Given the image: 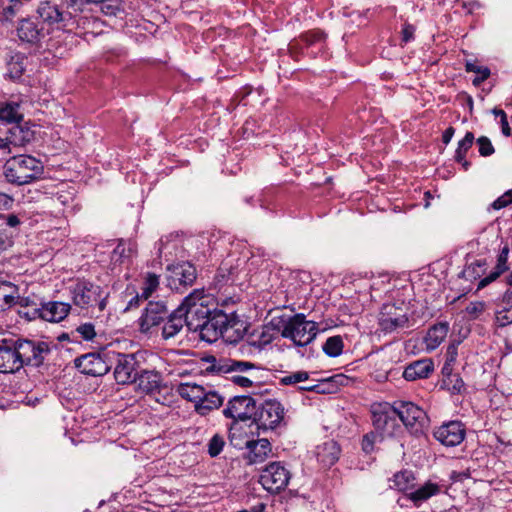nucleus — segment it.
<instances>
[{"label":"nucleus","mask_w":512,"mask_h":512,"mask_svg":"<svg viewBox=\"0 0 512 512\" xmlns=\"http://www.w3.org/2000/svg\"><path fill=\"white\" fill-rule=\"evenodd\" d=\"M501 130H502V133L505 136H510L511 135V129H510L508 121H507L506 113H502Z\"/></svg>","instance_id":"62"},{"label":"nucleus","mask_w":512,"mask_h":512,"mask_svg":"<svg viewBox=\"0 0 512 512\" xmlns=\"http://www.w3.org/2000/svg\"><path fill=\"white\" fill-rule=\"evenodd\" d=\"M380 439V434L375 432H370L364 435L362 439V449L365 453H371L374 450V444Z\"/></svg>","instance_id":"50"},{"label":"nucleus","mask_w":512,"mask_h":512,"mask_svg":"<svg viewBox=\"0 0 512 512\" xmlns=\"http://www.w3.org/2000/svg\"><path fill=\"white\" fill-rule=\"evenodd\" d=\"M23 119L20 101L0 102V120L6 123H19Z\"/></svg>","instance_id":"33"},{"label":"nucleus","mask_w":512,"mask_h":512,"mask_svg":"<svg viewBox=\"0 0 512 512\" xmlns=\"http://www.w3.org/2000/svg\"><path fill=\"white\" fill-rule=\"evenodd\" d=\"M512 204V189L507 190L490 205L493 210H500Z\"/></svg>","instance_id":"48"},{"label":"nucleus","mask_w":512,"mask_h":512,"mask_svg":"<svg viewBox=\"0 0 512 512\" xmlns=\"http://www.w3.org/2000/svg\"><path fill=\"white\" fill-rule=\"evenodd\" d=\"M323 38V34L320 32H308L301 36V39L307 44L312 45L316 42L321 41Z\"/></svg>","instance_id":"56"},{"label":"nucleus","mask_w":512,"mask_h":512,"mask_svg":"<svg viewBox=\"0 0 512 512\" xmlns=\"http://www.w3.org/2000/svg\"><path fill=\"white\" fill-rule=\"evenodd\" d=\"M15 352L21 368L26 366L39 367L50 352L46 342H34L26 339H14Z\"/></svg>","instance_id":"7"},{"label":"nucleus","mask_w":512,"mask_h":512,"mask_svg":"<svg viewBox=\"0 0 512 512\" xmlns=\"http://www.w3.org/2000/svg\"><path fill=\"white\" fill-rule=\"evenodd\" d=\"M269 328L283 338L289 339L295 346L304 347L314 341L318 332V323L307 320L303 313L294 315L282 314L272 317L269 321Z\"/></svg>","instance_id":"2"},{"label":"nucleus","mask_w":512,"mask_h":512,"mask_svg":"<svg viewBox=\"0 0 512 512\" xmlns=\"http://www.w3.org/2000/svg\"><path fill=\"white\" fill-rule=\"evenodd\" d=\"M372 423L380 439L393 437L401 430L398 416L393 404L388 402L373 403L371 405Z\"/></svg>","instance_id":"6"},{"label":"nucleus","mask_w":512,"mask_h":512,"mask_svg":"<svg viewBox=\"0 0 512 512\" xmlns=\"http://www.w3.org/2000/svg\"><path fill=\"white\" fill-rule=\"evenodd\" d=\"M76 367L84 374L90 376H103L110 366L100 354L89 353L75 359Z\"/></svg>","instance_id":"20"},{"label":"nucleus","mask_w":512,"mask_h":512,"mask_svg":"<svg viewBox=\"0 0 512 512\" xmlns=\"http://www.w3.org/2000/svg\"><path fill=\"white\" fill-rule=\"evenodd\" d=\"M323 351L329 357H337L342 354L344 343L341 336L329 337L323 344Z\"/></svg>","instance_id":"40"},{"label":"nucleus","mask_w":512,"mask_h":512,"mask_svg":"<svg viewBox=\"0 0 512 512\" xmlns=\"http://www.w3.org/2000/svg\"><path fill=\"white\" fill-rule=\"evenodd\" d=\"M204 390L205 388L203 386L190 383L181 384L178 387L179 395L182 398L193 402L195 405L201 400Z\"/></svg>","instance_id":"38"},{"label":"nucleus","mask_w":512,"mask_h":512,"mask_svg":"<svg viewBox=\"0 0 512 512\" xmlns=\"http://www.w3.org/2000/svg\"><path fill=\"white\" fill-rule=\"evenodd\" d=\"M309 380V373L306 371H296L289 373L280 379V383L283 385H296L300 382H306Z\"/></svg>","instance_id":"44"},{"label":"nucleus","mask_w":512,"mask_h":512,"mask_svg":"<svg viewBox=\"0 0 512 512\" xmlns=\"http://www.w3.org/2000/svg\"><path fill=\"white\" fill-rule=\"evenodd\" d=\"M508 255H509V247L505 245L499 252L497 256V262L493 270L484 278H482L478 283V290L483 289L497 278L500 277L501 274L506 272L509 269L508 266Z\"/></svg>","instance_id":"29"},{"label":"nucleus","mask_w":512,"mask_h":512,"mask_svg":"<svg viewBox=\"0 0 512 512\" xmlns=\"http://www.w3.org/2000/svg\"><path fill=\"white\" fill-rule=\"evenodd\" d=\"M442 386L445 387L452 394H461L465 390V384L458 374H448L443 379Z\"/></svg>","instance_id":"41"},{"label":"nucleus","mask_w":512,"mask_h":512,"mask_svg":"<svg viewBox=\"0 0 512 512\" xmlns=\"http://www.w3.org/2000/svg\"><path fill=\"white\" fill-rule=\"evenodd\" d=\"M9 4L3 8L2 11V20L9 21L11 20L15 14L18 6L21 4L20 0H8Z\"/></svg>","instance_id":"51"},{"label":"nucleus","mask_w":512,"mask_h":512,"mask_svg":"<svg viewBox=\"0 0 512 512\" xmlns=\"http://www.w3.org/2000/svg\"><path fill=\"white\" fill-rule=\"evenodd\" d=\"M6 224L10 227H16L20 224V220L16 215L10 214L6 218Z\"/></svg>","instance_id":"64"},{"label":"nucleus","mask_w":512,"mask_h":512,"mask_svg":"<svg viewBox=\"0 0 512 512\" xmlns=\"http://www.w3.org/2000/svg\"><path fill=\"white\" fill-rule=\"evenodd\" d=\"M168 314L169 310L164 301H149L138 319L140 332L150 333L154 327L165 321Z\"/></svg>","instance_id":"11"},{"label":"nucleus","mask_w":512,"mask_h":512,"mask_svg":"<svg viewBox=\"0 0 512 512\" xmlns=\"http://www.w3.org/2000/svg\"><path fill=\"white\" fill-rule=\"evenodd\" d=\"M17 288L9 281L0 282V312L16 304Z\"/></svg>","instance_id":"35"},{"label":"nucleus","mask_w":512,"mask_h":512,"mask_svg":"<svg viewBox=\"0 0 512 512\" xmlns=\"http://www.w3.org/2000/svg\"><path fill=\"white\" fill-rule=\"evenodd\" d=\"M25 68L21 62L11 61L8 64V74L12 79H18L23 74Z\"/></svg>","instance_id":"53"},{"label":"nucleus","mask_w":512,"mask_h":512,"mask_svg":"<svg viewBox=\"0 0 512 512\" xmlns=\"http://www.w3.org/2000/svg\"><path fill=\"white\" fill-rule=\"evenodd\" d=\"M134 382L137 385V390L147 395L159 393L163 387L162 375L155 370H141Z\"/></svg>","instance_id":"23"},{"label":"nucleus","mask_w":512,"mask_h":512,"mask_svg":"<svg viewBox=\"0 0 512 512\" xmlns=\"http://www.w3.org/2000/svg\"><path fill=\"white\" fill-rule=\"evenodd\" d=\"M158 286H159V276L156 275L155 273H147V275L144 279L141 297H143L145 300H147L149 297H151L153 292L156 291Z\"/></svg>","instance_id":"43"},{"label":"nucleus","mask_w":512,"mask_h":512,"mask_svg":"<svg viewBox=\"0 0 512 512\" xmlns=\"http://www.w3.org/2000/svg\"><path fill=\"white\" fill-rule=\"evenodd\" d=\"M136 250L135 243L131 241L120 240L114 248L111 259L114 263H123L125 259L130 258Z\"/></svg>","instance_id":"37"},{"label":"nucleus","mask_w":512,"mask_h":512,"mask_svg":"<svg viewBox=\"0 0 512 512\" xmlns=\"http://www.w3.org/2000/svg\"><path fill=\"white\" fill-rule=\"evenodd\" d=\"M16 125L10 128L7 140L14 146H25L34 140L35 131L34 125L30 122L15 123Z\"/></svg>","instance_id":"27"},{"label":"nucleus","mask_w":512,"mask_h":512,"mask_svg":"<svg viewBox=\"0 0 512 512\" xmlns=\"http://www.w3.org/2000/svg\"><path fill=\"white\" fill-rule=\"evenodd\" d=\"M83 11V0H46L39 3L37 13L49 30L71 31L76 17Z\"/></svg>","instance_id":"1"},{"label":"nucleus","mask_w":512,"mask_h":512,"mask_svg":"<svg viewBox=\"0 0 512 512\" xmlns=\"http://www.w3.org/2000/svg\"><path fill=\"white\" fill-rule=\"evenodd\" d=\"M477 145L479 147V153L483 157L491 156L495 152L490 139L486 136L479 137L477 139Z\"/></svg>","instance_id":"49"},{"label":"nucleus","mask_w":512,"mask_h":512,"mask_svg":"<svg viewBox=\"0 0 512 512\" xmlns=\"http://www.w3.org/2000/svg\"><path fill=\"white\" fill-rule=\"evenodd\" d=\"M12 203V198L5 193H0V210L7 209Z\"/></svg>","instance_id":"63"},{"label":"nucleus","mask_w":512,"mask_h":512,"mask_svg":"<svg viewBox=\"0 0 512 512\" xmlns=\"http://www.w3.org/2000/svg\"><path fill=\"white\" fill-rule=\"evenodd\" d=\"M162 327V337L165 340L174 338L177 336L184 326L187 327V321L182 314V309L179 307L168 314Z\"/></svg>","instance_id":"28"},{"label":"nucleus","mask_w":512,"mask_h":512,"mask_svg":"<svg viewBox=\"0 0 512 512\" xmlns=\"http://www.w3.org/2000/svg\"><path fill=\"white\" fill-rule=\"evenodd\" d=\"M449 331V324L447 322H440L432 326L426 335L427 346L431 349L438 347L446 338Z\"/></svg>","instance_id":"34"},{"label":"nucleus","mask_w":512,"mask_h":512,"mask_svg":"<svg viewBox=\"0 0 512 512\" xmlns=\"http://www.w3.org/2000/svg\"><path fill=\"white\" fill-rule=\"evenodd\" d=\"M467 72H473L478 74V77L473 81L474 83H480L485 81L490 76V70L487 67L478 66L475 63L467 62L465 65Z\"/></svg>","instance_id":"45"},{"label":"nucleus","mask_w":512,"mask_h":512,"mask_svg":"<svg viewBox=\"0 0 512 512\" xmlns=\"http://www.w3.org/2000/svg\"><path fill=\"white\" fill-rule=\"evenodd\" d=\"M43 173V165L32 156H15L4 165L6 180L18 186L31 183Z\"/></svg>","instance_id":"3"},{"label":"nucleus","mask_w":512,"mask_h":512,"mask_svg":"<svg viewBox=\"0 0 512 512\" xmlns=\"http://www.w3.org/2000/svg\"><path fill=\"white\" fill-rule=\"evenodd\" d=\"M443 489L444 485L442 483L434 479H428L408 492L407 499L410 500L415 507L419 508L432 497L440 495Z\"/></svg>","instance_id":"19"},{"label":"nucleus","mask_w":512,"mask_h":512,"mask_svg":"<svg viewBox=\"0 0 512 512\" xmlns=\"http://www.w3.org/2000/svg\"><path fill=\"white\" fill-rule=\"evenodd\" d=\"M291 474L281 462H272L260 474V483L270 493H279L289 483Z\"/></svg>","instance_id":"10"},{"label":"nucleus","mask_w":512,"mask_h":512,"mask_svg":"<svg viewBox=\"0 0 512 512\" xmlns=\"http://www.w3.org/2000/svg\"><path fill=\"white\" fill-rule=\"evenodd\" d=\"M323 385H324L323 383L312 384V385L306 384V385L300 386L299 389L303 390V391H312V392H316V393H325L326 389L323 387Z\"/></svg>","instance_id":"60"},{"label":"nucleus","mask_w":512,"mask_h":512,"mask_svg":"<svg viewBox=\"0 0 512 512\" xmlns=\"http://www.w3.org/2000/svg\"><path fill=\"white\" fill-rule=\"evenodd\" d=\"M143 300L145 299L141 297V294H136L132 299L129 300L123 312H128L132 309L138 308L140 306V302Z\"/></svg>","instance_id":"58"},{"label":"nucleus","mask_w":512,"mask_h":512,"mask_svg":"<svg viewBox=\"0 0 512 512\" xmlns=\"http://www.w3.org/2000/svg\"><path fill=\"white\" fill-rule=\"evenodd\" d=\"M475 137L472 132H466L463 139L458 142V147L455 151V161H462L466 157L467 152L472 147Z\"/></svg>","instance_id":"42"},{"label":"nucleus","mask_w":512,"mask_h":512,"mask_svg":"<svg viewBox=\"0 0 512 512\" xmlns=\"http://www.w3.org/2000/svg\"><path fill=\"white\" fill-rule=\"evenodd\" d=\"M226 320L222 328V338L226 342L237 343L245 334L246 323L234 312L227 314Z\"/></svg>","instance_id":"24"},{"label":"nucleus","mask_w":512,"mask_h":512,"mask_svg":"<svg viewBox=\"0 0 512 512\" xmlns=\"http://www.w3.org/2000/svg\"><path fill=\"white\" fill-rule=\"evenodd\" d=\"M231 380L234 384L240 387H250L252 385V381L248 377L241 375H233Z\"/></svg>","instance_id":"59"},{"label":"nucleus","mask_w":512,"mask_h":512,"mask_svg":"<svg viewBox=\"0 0 512 512\" xmlns=\"http://www.w3.org/2000/svg\"><path fill=\"white\" fill-rule=\"evenodd\" d=\"M227 319V313L222 310H214L212 316L204 324H200L199 329L196 332L199 333L201 340L208 343L217 341L220 337L222 338V328Z\"/></svg>","instance_id":"17"},{"label":"nucleus","mask_w":512,"mask_h":512,"mask_svg":"<svg viewBox=\"0 0 512 512\" xmlns=\"http://www.w3.org/2000/svg\"><path fill=\"white\" fill-rule=\"evenodd\" d=\"M168 286L172 290L182 292L191 286L196 279V268L189 262H182L169 268Z\"/></svg>","instance_id":"14"},{"label":"nucleus","mask_w":512,"mask_h":512,"mask_svg":"<svg viewBox=\"0 0 512 512\" xmlns=\"http://www.w3.org/2000/svg\"><path fill=\"white\" fill-rule=\"evenodd\" d=\"M182 314L187 321V329L196 332L200 324L210 319L213 311L208 306V297L204 295L203 290H194L185 297L179 306Z\"/></svg>","instance_id":"4"},{"label":"nucleus","mask_w":512,"mask_h":512,"mask_svg":"<svg viewBox=\"0 0 512 512\" xmlns=\"http://www.w3.org/2000/svg\"><path fill=\"white\" fill-rule=\"evenodd\" d=\"M138 363L134 354H117L114 377L118 384H129L134 382L138 372Z\"/></svg>","instance_id":"18"},{"label":"nucleus","mask_w":512,"mask_h":512,"mask_svg":"<svg viewBox=\"0 0 512 512\" xmlns=\"http://www.w3.org/2000/svg\"><path fill=\"white\" fill-rule=\"evenodd\" d=\"M487 305L483 301L470 302L466 307V313L471 319H479L486 311Z\"/></svg>","instance_id":"47"},{"label":"nucleus","mask_w":512,"mask_h":512,"mask_svg":"<svg viewBox=\"0 0 512 512\" xmlns=\"http://www.w3.org/2000/svg\"><path fill=\"white\" fill-rule=\"evenodd\" d=\"M465 428L459 421H450L437 427L434 432V438L442 445L454 447L462 443L465 438Z\"/></svg>","instance_id":"16"},{"label":"nucleus","mask_w":512,"mask_h":512,"mask_svg":"<svg viewBox=\"0 0 512 512\" xmlns=\"http://www.w3.org/2000/svg\"><path fill=\"white\" fill-rule=\"evenodd\" d=\"M455 134V129L450 126L448 127L444 132H443V135H442V141L444 144H449L451 139L453 138Z\"/></svg>","instance_id":"61"},{"label":"nucleus","mask_w":512,"mask_h":512,"mask_svg":"<svg viewBox=\"0 0 512 512\" xmlns=\"http://www.w3.org/2000/svg\"><path fill=\"white\" fill-rule=\"evenodd\" d=\"M224 398L214 390H204L201 400L195 405V411L204 416L210 411L218 409L223 404Z\"/></svg>","instance_id":"31"},{"label":"nucleus","mask_w":512,"mask_h":512,"mask_svg":"<svg viewBox=\"0 0 512 512\" xmlns=\"http://www.w3.org/2000/svg\"><path fill=\"white\" fill-rule=\"evenodd\" d=\"M413 480H414V476L411 471H407V470L401 471V472L396 473L393 476L392 487L396 488L399 491L406 492V494H407L412 489H414V486L412 484Z\"/></svg>","instance_id":"39"},{"label":"nucleus","mask_w":512,"mask_h":512,"mask_svg":"<svg viewBox=\"0 0 512 512\" xmlns=\"http://www.w3.org/2000/svg\"><path fill=\"white\" fill-rule=\"evenodd\" d=\"M44 28H39L38 25L31 19H23L20 21L17 28L18 37L21 41L27 43H36L44 36Z\"/></svg>","instance_id":"32"},{"label":"nucleus","mask_w":512,"mask_h":512,"mask_svg":"<svg viewBox=\"0 0 512 512\" xmlns=\"http://www.w3.org/2000/svg\"><path fill=\"white\" fill-rule=\"evenodd\" d=\"M434 368V363L430 358L416 360L405 367L403 377L407 381L426 379L434 372Z\"/></svg>","instance_id":"25"},{"label":"nucleus","mask_w":512,"mask_h":512,"mask_svg":"<svg viewBox=\"0 0 512 512\" xmlns=\"http://www.w3.org/2000/svg\"><path fill=\"white\" fill-rule=\"evenodd\" d=\"M13 245V236L7 229H0V251H5Z\"/></svg>","instance_id":"54"},{"label":"nucleus","mask_w":512,"mask_h":512,"mask_svg":"<svg viewBox=\"0 0 512 512\" xmlns=\"http://www.w3.org/2000/svg\"><path fill=\"white\" fill-rule=\"evenodd\" d=\"M202 361L207 373L217 375L246 372L255 367V365L249 361H238L230 358H216L215 356L204 357Z\"/></svg>","instance_id":"12"},{"label":"nucleus","mask_w":512,"mask_h":512,"mask_svg":"<svg viewBox=\"0 0 512 512\" xmlns=\"http://www.w3.org/2000/svg\"><path fill=\"white\" fill-rule=\"evenodd\" d=\"M69 292L74 305L81 309L97 306L102 312L106 308L108 295H103L102 288L90 281L78 280L69 287Z\"/></svg>","instance_id":"5"},{"label":"nucleus","mask_w":512,"mask_h":512,"mask_svg":"<svg viewBox=\"0 0 512 512\" xmlns=\"http://www.w3.org/2000/svg\"><path fill=\"white\" fill-rule=\"evenodd\" d=\"M415 28L411 24H405L402 29V41L407 43L413 39Z\"/></svg>","instance_id":"57"},{"label":"nucleus","mask_w":512,"mask_h":512,"mask_svg":"<svg viewBox=\"0 0 512 512\" xmlns=\"http://www.w3.org/2000/svg\"><path fill=\"white\" fill-rule=\"evenodd\" d=\"M269 323L266 324L265 326H263L262 328V332L260 334V337H259V344L260 345H266V344H269L272 342V340L274 339V334H272L271 332H275V330H273L272 328H269Z\"/></svg>","instance_id":"55"},{"label":"nucleus","mask_w":512,"mask_h":512,"mask_svg":"<svg viewBox=\"0 0 512 512\" xmlns=\"http://www.w3.org/2000/svg\"><path fill=\"white\" fill-rule=\"evenodd\" d=\"M225 445V441L223 436L219 434H215L208 443V454L211 457L218 456L221 451L223 450V447Z\"/></svg>","instance_id":"46"},{"label":"nucleus","mask_w":512,"mask_h":512,"mask_svg":"<svg viewBox=\"0 0 512 512\" xmlns=\"http://www.w3.org/2000/svg\"><path fill=\"white\" fill-rule=\"evenodd\" d=\"M71 306L69 303L51 301L44 303L40 308H33V316L38 315L45 321L60 322L64 320L69 314Z\"/></svg>","instance_id":"21"},{"label":"nucleus","mask_w":512,"mask_h":512,"mask_svg":"<svg viewBox=\"0 0 512 512\" xmlns=\"http://www.w3.org/2000/svg\"><path fill=\"white\" fill-rule=\"evenodd\" d=\"M408 323V317L403 308L395 304H384L382 306L379 325L385 332H393L398 328H403Z\"/></svg>","instance_id":"15"},{"label":"nucleus","mask_w":512,"mask_h":512,"mask_svg":"<svg viewBox=\"0 0 512 512\" xmlns=\"http://www.w3.org/2000/svg\"><path fill=\"white\" fill-rule=\"evenodd\" d=\"M398 419L411 433H421L427 424L425 411L416 404L408 401H395L393 403Z\"/></svg>","instance_id":"8"},{"label":"nucleus","mask_w":512,"mask_h":512,"mask_svg":"<svg viewBox=\"0 0 512 512\" xmlns=\"http://www.w3.org/2000/svg\"><path fill=\"white\" fill-rule=\"evenodd\" d=\"M495 322L499 327H505L512 324L511 290L505 291L502 299L497 303L495 309Z\"/></svg>","instance_id":"30"},{"label":"nucleus","mask_w":512,"mask_h":512,"mask_svg":"<svg viewBox=\"0 0 512 512\" xmlns=\"http://www.w3.org/2000/svg\"><path fill=\"white\" fill-rule=\"evenodd\" d=\"M15 349L13 338H4L0 341V373H15L21 369Z\"/></svg>","instance_id":"22"},{"label":"nucleus","mask_w":512,"mask_h":512,"mask_svg":"<svg viewBox=\"0 0 512 512\" xmlns=\"http://www.w3.org/2000/svg\"><path fill=\"white\" fill-rule=\"evenodd\" d=\"M77 332L85 340H92L96 335L94 325L91 323H85V324L80 325L77 328Z\"/></svg>","instance_id":"52"},{"label":"nucleus","mask_w":512,"mask_h":512,"mask_svg":"<svg viewBox=\"0 0 512 512\" xmlns=\"http://www.w3.org/2000/svg\"><path fill=\"white\" fill-rule=\"evenodd\" d=\"M254 415L258 430H274L284 418V407L275 399L265 400Z\"/></svg>","instance_id":"9"},{"label":"nucleus","mask_w":512,"mask_h":512,"mask_svg":"<svg viewBox=\"0 0 512 512\" xmlns=\"http://www.w3.org/2000/svg\"><path fill=\"white\" fill-rule=\"evenodd\" d=\"M320 449L318 457L324 465L331 466L339 459L340 447L336 442H326Z\"/></svg>","instance_id":"36"},{"label":"nucleus","mask_w":512,"mask_h":512,"mask_svg":"<svg viewBox=\"0 0 512 512\" xmlns=\"http://www.w3.org/2000/svg\"><path fill=\"white\" fill-rule=\"evenodd\" d=\"M246 448L248 449L249 464L264 462L272 452L271 443L266 438L247 441Z\"/></svg>","instance_id":"26"},{"label":"nucleus","mask_w":512,"mask_h":512,"mask_svg":"<svg viewBox=\"0 0 512 512\" xmlns=\"http://www.w3.org/2000/svg\"><path fill=\"white\" fill-rule=\"evenodd\" d=\"M257 405V401L249 395L235 396L229 400L223 414L226 418L245 421L255 414Z\"/></svg>","instance_id":"13"}]
</instances>
